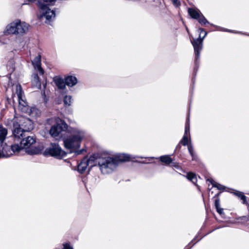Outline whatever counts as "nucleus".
Segmentation results:
<instances>
[{"mask_svg": "<svg viewBox=\"0 0 249 249\" xmlns=\"http://www.w3.org/2000/svg\"><path fill=\"white\" fill-rule=\"evenodd\" d=\"M131 156L122 154L118 156L99 159L97 160L100 170L102 174H107L112 173L121 162L129 161Z\"/></svg>", "mask_w": 249, "mask_h": 249, "instance_id": "f257e3e1", "label": "nucleus"}, {"mask_svg": "<svg viewBox=\"0 0 249 249\" xmlns=\"http://www.w3.org/2000/svg\"><path fill=\"white\" fill-rule=\"evenodd\" d=\"M72 133L71 135L63 140L64 146L71 153H74L76 155H80L85 151L84 149L78 150L85 137V132L82 130L74 128Z\"/></svg>", "mask_w": 249, "mask_h": 249, "instance_id": "f03ea898", "label": "nucleus"}, {"mask_svg": "<svg viewBox=\"0 0 249 249\" xmlns=\"http://www.w3.org/2000/svg\"><path fill=\"white\" fill-rule=\"evenodd\" d=\"M202 32H192L189 34L191 42L194 47L195 53V67L194 69V77L192 79V82L194 84L195 82V76L196 74L199 67L198 60L200 57V53L203 47V40L207 35L208 32H204V35L201 36Z\"/></svg>", "mask_w": 249, "mask_h": 249, "instance_id": "7ed1b4c3", "label": "nucleus"}, {"mask_svg": "<svg viewBox=\"0 0 249 249\" xmlns=\"http://www.w3.org/2000/svg\"><path fill=\"white\" fill-rule=\"evenodd\" d=\"M14 142L18 143L19 151L22 149H25L26 152L29 155L39 154L43 150V146L34 145L36 139L34 136H23L22 137H20V139L18 141L14 140Z\"/></svg>", "mask_w": 249, "mask_h": 249, "instance_id": "20e7f679", "label": "nucleus"}, {"mask_svg": "<svg viewBox=\"0 0 249 249\" xmlns=\"http://www.w3.org/2000/svg\"><path fill=\"white\" fill-rule=\"evenodd\" d=\"M19 122L20 124L13 122L12 133L15 141H18L20 137L25 136V132H29L34 128L33 123L29 118H22Z\"/></svg>", "mask_w": 249, "mask_h": 249, "instance_id": "39448f33", "label": "nucleus"}, {"mask_svg": "<svg viewBox=\"0 0 249 249\" xmlns=\"http://www.w3.org/2000/svg\"><path fill=\"white\" fill-rule=\"evenodd\" d=\"M68 127V124L64 120L58 118L56 119L55 124L52 126L50 130V134L52 137L55 138L62 132L66 131Z\"/></svg>", "mask_w": 249, "mask_h": 249, "instance_id": "423d86ee", "label": "nucleus"}, {"mask_svg": "<svg viewBox=\"0 0 249 249\" xmlns=\"http://www.w3.org/2000/svg\"><path fill=\"white\" fill-rule=\"evenodd\" d=\"M44 154L45 155H49L58 159H62L67 155V153L62 150L61 147L57 143H51L50 147L45 150Z\"/></svg>", "mask_w": 249, "mask_h": 249, "instance_id": "0eeeda50", "label": "nucleus"}, {"mask_svg": "<svg viewBox=\"0 0 249 249\" xmlns=\"http://www.w3.org/2000/svg\"><path fill=\"white\" fill-rule=\"evenodd\" d=\"M29 27V25L26 22L16 19L6 26L5 31H26Z\"/></svg>", "mask_w": 249, "mask_h": 249, "instance_id": "6e6552de", "label": "nucleus"}, {"mask_svg": "<svg viewBox=\"0 0 249 249\" xmlns=\"http://www.w3.org/2000/svg\"><path fill=\"white\" fill-rule=\"evenodd\" d=\"M2 146L1 154L2 157L8 158L15 152H19L18 143H15L11 146L8 145L6 143L0 144Z\"/></svg>", "mask_w": 249, "mask_h": 249, "instance_id": "1a4fd4ad", "label": "nucleus"}, {"mask_svg": "<svg viewBox=\"0 0 249 249\" xmlns=\"http://www.w3.org/2000/svg\"><path fill=\"white\" fill-rule=\"evenodd\" d=\"M32 64L34 69V71H38L40 75L44 73V71L41 66V55H38L32 61Z\"/></svg>", "mask_w": 249, "mask_h": 249, "instance_id": "9d476101", "label": "nucleus"}, {"mask_svg": "<svg viewBox=\"0 0 249 249\" xmlns=\"http://www.w3.org/2000/svg\"><path fill=\"white\" fill-rule=\"evenodd\" d=\"M94 160V157L90 156L88 159L87 157L83 158L80 163L78 164L77 170L80 173H83L86 170L87 166L91 161Z\"/></svg>", "mask_w": 249, "mask_h": 249, "instance_id": "9b49d317", "label": "nucleus"}, {"mask_svg": "<svg viewBox=\"0 0 249 249\" xmlns=\"http://www.w3.org/2000/svg\"><path fill=\"white\" fill-rule=\"evenodd\" d=\"M39 7L41 10L44 11L43 12V15L46 18L47 20L50 21L52 18L55 17L54 12L48 8L46 5L43 3H39Z\"/></svg>", "mask_w": 249, "mask_h": 249, "instance_id": "f8f14e48", "label": "nucleus"}, {"mask_svg": "<svg viewBox=\"0 0 249 249\" xmlns=\"http://www.w3.org/2000/svg\"><path fill=\"white\" fill-rule=\"evenodd\" d=\"M38 72V71H34L32 75L31 83L32 86L36 87L38 89H40L41 87V84Z\"/></svg>", "mask_w": 249, "mask_h": 249, "instance_id": "ddd939ff", "label": "nucleus"}, {"mask_svg": "<svg viewBox=\"0 0 249 249\" xmlns=\"http://www.w3.org/2000/svg\"><path fill=\"white\" fill-rule=\"evenodd\" d=\"M16 93L18 95L19 106L25 107L27 104V102L22 99V96L23 92L22 90L21 86L20 85H17L16 86Z\"/></svg>", "mask_w": 249, "mask_h": 249, "instance_id": "4468645a", "label": "nucleus"}, {"mask_svg": "<svg viewBox=\"0 0 249 249\" xmlns=\"http://www.w3.org/2000/svg\"><path fill=\"white\" fill-rule=\"evenodd\" d=\"M53 82L58 89L63 90L66 88L65 79L60 76H55L53 78Z\"/></svg>", "mask_w": 249, "mask_h": 249, "instance_id": "2eb2a0df", "label": "nucleus"}, {"mask_svg": "<svg viewBox=\"0 0 249 249\" xmlns=\"http://www.w3.org/2000/svg\"><path fill=\"white\" fill-rule=\"evenodd\" d=\"M65 83L69 87H73L77 83V78L72 75H68L65 77Z\"/></svg>", "mask_w": 249, "mask_h": 249, "instance_id": "dca6fc26", "label": "nucleus"}, {"mask_svg": "<svg viewBox=\"0 0 249 249\" xmlns=\"http://www.w3.org/2000/svg\"><path fill=\"white\" fill-rule=\"evenodd\" d=\"M7 135V130L0 124V144L3 143Z\"/></svg>", "mask_w": 249, "mask_h": 249, "instance_id": "f3484780", "label": "nucleus"}, {"mask_svg": "<svg viewBox=\"0 0 249 249\" xmlns=\"http://www.w3.org/2000/svg\"><path fill=\"white\" fill-rule=\"evenodd\" d=\"M188 13L189 15L194 19H198L200 16L201 13L200 11L197 9H195L194 8H189L188 10Z\"/></svg>", "mask_w": 249, "mask_h": 249, "instance_id": "a211bd4d", "label": "nucleus"}, {"mask_svg": "<svg viewBox=\"0 0 249 249\" xmlns=\"http://www.w3.org/2000/svg\"><path fill=\"white\" fill-rule=\"evenodd\" d=\"M188 150L189 151V154L192 157V159L193 160H197V155L196 154L194 147L192 145V144L190 142L189 144L188 145Z\"/></svg>", "mask_w": 249, "mask_h": 249, "instance_id": "6ab92c4d", "label": "nucleus"}, {"mask_svg": "<svg viewBox=\"0 0 249 249\" xmlns=\"http://www.w3.org/2000/svg\"><path fill=\"white\" fill-rule=\"evenodd\" d=\"M161 162L164 163L166 165H169L172 163L173 160L169 155L161 156L160 157Z\"/></svg>", "mask_w": 249, "mask_h": 249, "instance_id": "aec40b11", "label": "nucleus"}, {"mask_svg": "<svg viewBox=\"0 0 249 249\" xmlns=\"http://www.w3.org/2000/svg\"><path fill=\"white\" fill-rule=\"evenodd\" d=\"M207 180L212 184L213 187L217 188L218 190L222 191H224L225 189L224 186L215 182L213 179H208Z\"/></svg>", "mask_w": 249, "mask_h": 249, "instance_id": "412c9836", "label": "nucleus"}, {"mask_svg": "<svg viewBox=\"0 0 249 249\" xmlns=\"http://www.w3.org/2000/svg\"><path fill=\"white\" fill-rule=\"evenodd\" d=\"M201 238L202 237L196 241V240L197 239V235L184 248V249H191Z\"/></svg>", "mask_w": 249, "mask_h": 249, "instance_id": "4be33fe9", "label": "nucleus"}, {"mask_svg": "<svg viewBox=\"0 0 249 249\" xmlns=\"http://www.w3.org/2000/svg\"><path fill=\"white\" fill-rule=\"evenodd\" d=\"M189 142H191L190 136L189 138L188 136H186V135H184L183 136V138L180 141V143H181L182 144V145L184 146H186V145L188 146V144H189V143H189Z\"/></svg>", "mask_w": 249, "mask_h": 249, "instance_id": "5701e85b", "label": "nucleus"}, {"mask_svg": "<svg viewBox=\"0 0 249 249\" xmlns=\"http://www.w3.org/2000/svg\"><path fill=\"white\" fill-rule=\"evenodd\" d=\"M187 178L191 181L193 183L195 184L197 181L196 175L192 173H188L187 175Z\"/></svg>", "mask_w": 249, "mask_h": 249, "instance_id": "b1692460", "label": "nucleus"}, {"mask_svg": "<svg viewBox=\"0 0 249 249\" xmlns=\"http://www.w3.org/2000/svg\"><path fill=\"white\" fill-rule=\"evenodd\" d=\"M71 96L70 95H66L63 100L65 106H70L71 103Z\"/></svg>", "mask_w": 249, "mask_h": 249, "instance_id": "393cba45", "label": "nucleus"}, {"mask_svg": "<svg viewBox=\"0 0 249 249\" xmlns=\"http://www.w3.org/2000/svg\"><path fill=\"white\" fill-rule=\"evenodd\" d=\"M221 192H219L215 195L214 196V206L215 208L220 207V199L219 198V196L220 195Z\"/></svg>", "mask_w": 249, "mask_h": 249, "instance_id": "a878e982", "label": "nucleus"}, {"mask_svg": "<svg viewBox=\"0 0 249 249\" xmlns=\"http://www.w3.org/2000/svg\"><path fill=\"white\" fill-rule=\"evenodd\" d=\"M241 200H242V203L247 206L248 210L249 211V198L244 195Z\"/></svg>", "mask_w": 249, "mask_h": 249, "instance_id": "bb28decb", "label": "nucleus"}, {"mask_svg": "<svg viewBox=\"0 0 249 249\" xmlns=\"http://www.w3.org/2000/svg\"><path fill=\"white\" fill-rule=\"evenodd\" d=\"M249 213L247 215L240 216L237 218L238 220H242L243 222H247L249 221Z\"/></svg>", "mask_w": 249, "mask_h": 249, "instance_id": "cd10ccee", "label": "nucleus"}, {"mask_svg": "<svg viewBox=\"0 0 249 249\" xmlns=\"http://www.w3.org/2000/svg\"><path fill=\"white\" fill-rule=\"evenodd\" d=\"M234 195L237 196L238 198H239L240 199H241V198H242L243 196H244V195L243 193L236 191L232 193Z\"/></svg>", "mask_w": 249, "mask_h": 249, "instance_id": "c85d7f7f", "label": "nucleus"}, {"mask_svg": "<svg viewBox=\"0 0 249 249\" xmlns=\"http://www.w3.org/2000/svg\"><path fill=\"white\" fill-rule=\"evenodd\" d=\"M234 195L237 196L238 198H239L240 199H241V198H242L243 196H244V195L243 193L236 191L232 193Z\"/></svg>", "mask_w": 249, "mask_h": 249, "instance_id": "c756f323", "label": "nucleus"}, {"mask_svg": "<svg viewBox=\"0 0 249 249\" xmlns=\"http://www.w3.org/2000/svg\"><path fill=\"white\" fill-rule=\"evenodd\" d=\"M197 19H198L199 22L201 24H205L207 22H208L207 19L203 16L201 17V16H200V17L199 18Z\"/></svg>", "mask_w": 249, "mask_h": 249, "instance_id": "7c9ffc66", "label": "nucleus"}, {"mask_svg": "<svg viewBox=\"0 0 249 249\" xmlns=\"http://www.w3.org/2000/svg\"><path fill=\"white\" fill-rule=\"evenodd\" d=\"M63 248L62 249H73V247L71 246L70 243H65L63 244Z\"/></svg>", "mask_w": 249, "mask_h": 249, "instance_id": "2f4dec72", "label": "nucleus"}, {"mask_svg": "<svg viewBox=\"0 0 249 249\" xmlns=\"http://www.w3.org/2000/svg\"><path fill=\"white\" fill-rule=\"evenodd\" d=\"M188 134H189V136L190 137V126H188V125H185L184 135H186V136H188Z\"/></svg>", "mask_w": 249, "mask_h": 249, "instance_id": "473e14b6", "label": "nucleus"}, {"mask_svg": "<svg viewBox=\"0 0 249 249\" xmlns=\"http://www.w3.org/2000/svg\"><path fill=\"white\" fill-rule=\"evenodd\" d=\"M216 211L217 212L221 215H222L223 214V209L222 208H221L220 207L216 208Z\"/></svg>", "mask_w": 249, "mask_h": 249, "instance_id": "72a5a7b5", "label": "nucleus"}, {"mask_svg": "<svg viewBox=\"0 0 249 249\" xmlns=\"http://www.w3.org/2000/svg\"><path fill=\"white\" fill-rule=\"evenodd\" d=\"M185 125H188V126H190V118L189 116L186 118Z\"/></svg>", "mask_w": 249, "mask_h": 249, "instance_id": "f704fd0d", "label": "nucleus"}, {"mask_svg": "<svg viewBox=\"0 0 249 249\" xmlns=\"http://www.w3.org/2000/svg\"><path fill=\"white\" fill-rule=\"evenodd\" d=\"M172 166L175 167L176 168L178 169L180 168V166L177 164L176 163H173Z\"/></svg>", "mask_w": 249, "mask_h": 249, "instance_id": "c9c22d12", "label": "nucleus"}, {"mask_svg": "<svg viewBox=\"0 0 249 249\" xmlns=\"http://www.w3.org/2000/svg\"><path fill=\"white\" fill-rule=\"evenodd\" d=\"M229 227V226L227 225H223V226H218V227H216L215 229V230L219 229L220 228H224V227Z\"/></svg>", "mask_w": 249, "mask_h": 249, "instance_id": "e433bc0d", "label": "nucleus"}, {"mask_svg": "<svg viewBox=\"0 0 249 249\" xmlns=\"http://www.w3.org/2000/svg\"><path fill=\"white\" fill-rule=\"evenodd\" d=\"M44 1L46 2H54L55 0H43Z\"/></svg>", "mask_w": 249, "mask_h": 249, "instance_id": "4c0bfd02", "label": "nucleus"}, {"mask_svg": "<svg viewBox=\"0 0 249 249\" xmlns=\"http://www.w3.org/2000/svg\"><path fill=\"white\" fill-rule=\"evenodd\" d=\"M173 0V3L175 5H177L178 4V0Z\"/></svg>", "mask_w": 249, "mask_h": 249, "instance_id": "58836bf2", "label": "nucleus"}, {"mask_svg": "<svg viewBox=\"0 0 249 249\" xmlns=\"http://www.w3.org/2000/svg\"><path fill=\"white\" fill-rule=\"evenodd\" d=\"M239 33H241L242 35L247 36H249V34H245L243 33V32H238Z\"/></svg>", "mask_w": 249, "mask_h": 249, "instance_id": "ea45409f", "label": "nucleus"}, {"mask_svg": "<svg viewBox=\"0 0 249 249\" xmlns=\"http://www.w3.org/2000/svg\"><path fill=\"white\" fill-rule=\"evenodd\" d=\"M4 33H5V35H9V34H10V33L11 32H4Z\"/></svg>", "mask_w": 249, "mask_h": 249, "instance_id": "a19ab883", "label": "nucleus"}, {"mask_svg": "<svg viewBox=\"0 0 249 249\" xmlns=\"http://www.w3.org/2000/svg\"><path fill=\"white\" fill-rule=\"evenodd\" d=\"M13 34H18L19 33V32H12Z\"/></svg>", "mask_w": 249, "mask_h": 249, "instance_id": "79ce46f5", "label": "nucleus"}, {"mask_svg": "<svg viewBox=\"0 0 249 249\" xmlns=\"http://www.w3.org/2000/svg\"><path fill=\"white\" fill-rule=\"evenodd\" d=\"M224 31H228V32H230V31H232L231 30H224Z\"/></svg>", "mask_w": 249, "mask_h": 249, "instance_id": "37998d69", "label": "nucleus"}, {"mask_svg": "<svg viewBox=\"0 0 249 249\" xmlns=\"http://www.w3.org/2000/svg\"><path fill=\"white\" fill-rule=\"evenodd\" d=\"M193 243H192L191 244H190V246H189V247L188 248H189L190 246H191L192 245H193Z\"/></svg>", "mask_w": 249, "mask_h": 249, "instance_id": "c03bdc74", "label": "nucleus"}, {"mask_svg": "<svg viewBox=\"0 0 249 249\" xmlns=\"http://www.w3.org/2000/svg\"><path fill=\"white\" fill-rule=\"evenodd\" d=\"M201 32L204 31H203V29H201Z\"/></svg>", "mask_w": 249, "mask_h": 249, "instance_id": "a18cd8bd", "label": "nucleus"}]
</instances>
